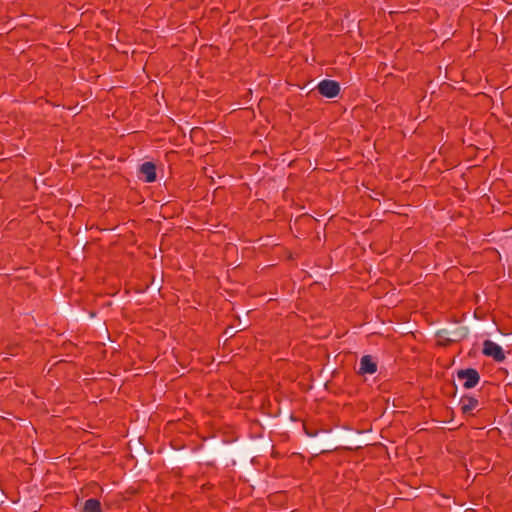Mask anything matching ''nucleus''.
<instances>
[{
    "instance_id": "1",
    "label": "nucleus",
    "mask_w": 512,
    "mask_h": 512,
    "mask_svg": "<svg viewBox=\"0 0 512 512\" xmlns=\"http://www.w3.org/2000/svg\"><path fill=\"white\" fill-rule=\"evenodd\" d=\"M457 378L463 381V388H474L480 381V375L474 368L460 369L457 371Z\"/></svg>"
},
{
    "instance_id": "2",
    "label": "nucleus",
    "mask_w": 512,
    "mask_h": 512,
    "mask_svg": "<svg viewBox=\"0 0 512 512\" xmlns=\"http://www.w3.org/2000/svg\"><path fill=\"white\" fill-rule=\"evenodd\" d=\"M482 352L485 356L492 357L496 362H503L505 360L502 347L491 340L483 342Z\"/></svg>"
},
{
    "instance_id": "3",
    "label": "nucleus",
    "mask_w": 512,
    "mask_h": 512,
    "mask_svg": "<svg viewBox=\"0 0 512 512\" xmlns=\"http://www.w3.org/2000/svg\"><path fill=\"white\" fill-rule=\"evenodd\" d=\"M317 89L322 96H325L327 98H334L340 92L339 83L334 80L328 79L322 80L318 84Z\"/></svg>"
},
{
    "instance_id": "4",
    "label": "nucleus",
    "mask_w": 512,
    "mask_h": 512,
    "mask_svg": "<svg viewBox=\"0 0 512 512\" xmlns=\"http://www.w3.org/2000/svg\"><path fill=\"white\" fill-rule=\"evenodd\" d=\"M478 400L470 395H464L460 399V409L463 414H471L478 406Z\"/></svg>"
},
{
    "instance_id": "5",
    "label": "nucleus",
    "mask_w": 512,
    "mask_h": 512,
    "mask_svg": "<svg viewBox=\"0 0 512 512\" xmlns=\"http://www.w3.org/2000/svg\"><path fill=\"white\" fill-rule=\"evenodd\" d=\"M377 371V364L370 355H365L360 360V374H374Z\"/></svg>"
},
{
    "instance_id": "6",
    "label": "nucleus",
    "mask_w": 512,
    "mask_h": 512,
    "mask_svg": "<svg viewBox=\"0 0 512 512\" xmlns=\"http://www.w3.org/2000/svg\"><path fill=\"white\" fill-rule=\"evenodd\" d=\"M140 172L148 183L156 180V166L152 162H145L140 167Z\"/></svg>"
},
{
    "instance_id": "7",
    "label": "nucleus",
    "mask_w": 512,
    "mask_h": 512,
    "mask_svg": "<svg viewBox=\"0 0 512 512\" xmlns=\"http://www.w3.org/2000/svg\"><path fill=\"white\" fill-rule=\"evenodd\" d=\"M82 512H103L100 501L95 498L87 499Z\"/></svg>"
}]
</instances>
